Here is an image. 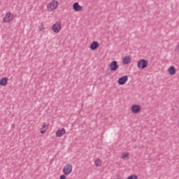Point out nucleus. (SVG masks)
Here are the masks:
<instances>
[{"label":"nucleus","instance_id":"1","mask_svg":"<svg viewBox=\"0 0 179 179\" xmlns=\"http://www.w3.org/2000/svg\"><path fill=\"white\" fill-rule=\"evenodd\" d=\"M59 6V2L57 0H52L49 3H48V6H46V9L49 12H52L55 10Z\"/></svg>","mask_w":179,"mask_h":179},{"label":"nucleus","instance_id":"2","mask_svg":"<svg viewBox=\"0 0 179 179\" xmlns=\"http://www.w3.org/2000/svg\"><path fill=\"white\" fill-rule=\"evenodd\" d=\"M73 164L71 163H67L63 166V175L70 176L73 173Z\"/></svg>","mask_w":179,"mask_h":179},{"label":"nucleus","instance_id":"3","mask_svg":"<svg viewBox=\"0 0 179 179\" xmlns=\"http://www.w3.org/2000/svg\"><path fill=\"white\" fill-rule=\"evenodd\" d=\"M62 29V22L57 21L53 25H52V31L55 34H59Z\"/></svg>","mask_w":179,"mask_h":179},{"label":"nucleus","instance_id":"4","mask_svg":"<svg viewBox=\"0 0 179 179\" xmlns=\"http://www.w3.org/2000/svg\"><path fill=\"white\" fill-rule=\"evenodd\" d=\"M131 114H140L142 111V106L139 104H132L130 107Z\"/></svg>","mask_w":179,"mask_h":179},{"label":"nucleus","instance_id":"5","mask_svg":"<svg viewBox=\"0 0 179 179\" xmlns=\"http://www.w3.org/2000/svg\"><path fill=\"white\" fill-rule=\"evenodd\" d=\"M15 18L14 15L10 12H7L3 17V23H10Z\"/></svg>","mask_w":179,"mask_h":179},{"label":"nucleus","instance_id":"6","mask_svg":"<svg viewBox=\"0 0 179 179\" xmlns=\"http://www.w3.org/2000/svg\"><path fill=\"white\" fill-rule=\"evenodd\" d=\"M148 61L145 59H141L137 62V67L139 69H144L148 66Z\"/></svg>","mask_w":179,"mask_h":179},{"label":"nucleus","instance_id":"7","mask_svg":"<svg viewBox=\"0 0 179 179\" xmlns=\"http://www.w3.org/2000/svg\"><path fill=\"white\" fill-rule=\"evenodd\" d=\"M108 67L111 71H116L119 69L120 66L117 61H112Z\"/></svg>","mask_w":179,"mask_h":179},{"label":"nucleus","instance_id":"8","mask_svg":"<svg viewBox=\"0 0 179 179\" xmlns=\"http://www.w3.org/2000/svg\"><path fill=\"white\" fill-rule=\"evenodd\" d=\"M72 9L75 12H81L83 10V6H80L78 2H75L72 5Z\"/></svg>","mask_w":179,"mask_h":179},{"label":"nucleus","instance_id":"9","mask_svg":"<svg viewBox=\"0 0 179 179\" xmlns=\"http://www.w3.org/2000/svg\"><path fill=\"white\" fill-rule=\"evenodd\" d=\"M129 80L128 76H123L117 79V84L120 85H125Z\"/></svg>","mask_w":179,"mask_h":179},{"label":"nucleus","instance_id":"10","mask_svg":"<svg viewBox=\"0 0 179 179\" xmlns=\"http://www.w3.org/2000/svg\"><path fill=\"white\" fill-rule=\"evenodd\" d=\"M167 73L169 76H174L177 73V69L175 66H169L167 69Z\"/></svg>","mask_w":179,"mask_h":179},{"label":"nucleus","instance_id":"11","mask_svg":"<svg viewBox=\"0 0 179 179\" xmlns=\"http://www.w3.org/2000/svg\"><path fill=\"white\" fill-rule=\"evenodd\" d=\"M100 46V43L98 41H92L89 46V48L91 50H97Z\"/></svg>","mask_w":179,"mask_h":179},{"label":"nucleus","instance_id":"12","mask_svg":"<svg viewBox=\"0 0 179 179\" xmlns=\"http://www.w3.org/2000/svg\"><path fill=\"white\" fill-rule=\"evenodd\" d=\"M66 134V129L64 128L59 129L56 131V137L57 138H62Z\"/></svg>","mask_w":179,"mask_h":179},{"label":"nucleus","instance_id":"13","mask_svg":"<svg viewBox=\"0 0 179 179\" xmlns=\"http://www.w3.org/2000/svg\"><path fill=\"white\" fill-rule=\"evenodd\" d=\"M131 57L127 55L122 58V62L123 64H129L131 63Z\"/></svg>","mask_w":179,"mask_h":179},{"label":"nucleus","instance_id":"14","mask_svg":"<svg viewBox=\"0 0 179 179\" xmlns=\"http://www.w3.org/2000/svg\"><path fill=\"white\" fill-rule=\"evenodd\" d=\"M9 78L7 77H3L0 79V86L6 87L8 83Z\"/></svg>","mask_w":179,"mask_h":179},{"label":"nucleus","instance_id":"15","mask_svg":"<svg viewBox=\"0 0 179 179\" xmlns=\"http://www.w3.org/2000/svg\"><path fill=\"white\" fill-rule=\"evenodd\" d=\"M130 153L129 152H123L121 153L120 158L122 160H127V159H129Z\"/></svg>","mask_w":179,"mask_h":179},{"label":"nucleus","instance_id":"16","mask_svg":"<svg viewBox=\"0 0 179 179\" xmlns=\"http://www.w3.org/2000/svg\"><path fill=\"white\" fill-rule=\"evenodd\" d=\"M94 164L96 168H101L102 166V161L99 158H96L94 160Z\"/></svg>","mask_w":179,"mask_h":179},{"label":"nucleus","instance_id":"17","mask_svg":"<svg viewBox=\"0 0 179 179\" xmlns=\"http://www.w3.org/2000/svg\"><path fill=\"white\" fill-rule=\"evenodd\" d=\"M48 124L47 123H43V124H42V128H41V132L42 134H45L47 131V129H48Z\"/></svg>","mask_w":179,"mask_h":179},{"label":"nucleus","instance_id":"18","mask_svg":"<svg viewBox=\"0 0 179 179\" xmlns=\"http://www.w3.org/2000/svg\"><path fill=\"white\" fill-rule=\"evenodd\" d=\"M127 179H138V177L137 175L136 174H132V175H130L129 176Z\"/></svg>","mask_w":179,"mask_h":179},{"label":"nucleus","instance_id":"19","mask_svg":"<svg viewBox=\"0 0 179 179\" xmlns=\"http://www.w3.org/2000/svg\"><path fill=\"white\" fill-rule=\"evenodd\" d=\"M59 179H68V178L66 175L62 174L60 175V176H59Z\"/></svg>","mask_w":179,"mask_h":179},{"label":"nucleus","instance_id":"20","mask_svg":"<svg viewBox=\"0 0 179 179\" xmlns=\"http://www.w3.org/2000/svg\"><path fill=\"white\" fill-rule=\"evenodd\" d=\"M45 29L44 24L42 23L41 24V26L39 27V31H43Z\"/></svg>","mask_w":179,"mask_h":179},{"label":"nucleus","instance_id":"21","mask_svg":"<svg viewBox=\"0 0 179 179\" xmlns=\"http://www.w3.org/2000/svg\"><path fill=\"white\" fill-rule=\"evenodd\" d=\"M175 49L179 52V42L176 44Z\"/></svg>","mask_w":179,"mask_h":179},{"label":"nucleus","instance_id":"22","mask_svg":"<svg viewBox=\"0 0 179 179\" xmlns=\"http://www.w3.org/2000/svg\"><path fill=\"white\" fill-rule=\"evenodd\" d=\"M113 179H121V178H113Z\"/></svg>","mask_w":179,"mask_h":179}]
</instances>
